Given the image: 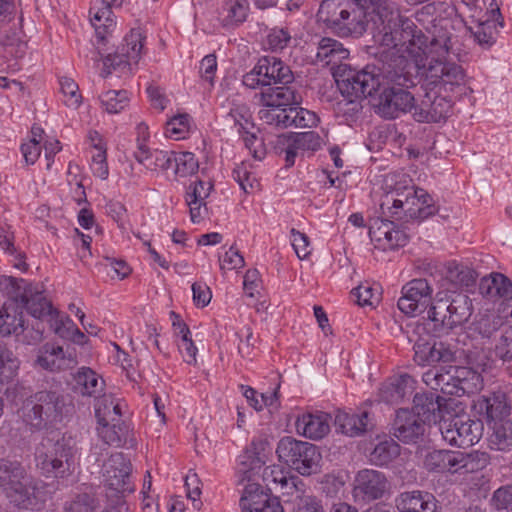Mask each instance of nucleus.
<instances>
[{
	"mask_svg": "<svg viewBox=\"0 0 512 512\" xmlns=\"http://www.w3.org/2000/svg\"><path fill=\"white\" fill-rule=\"evenodd\" d=\"M404 62L400 58L395 66L383 64L382 68H377L367 65L359 71H344L337 80L339 89L351 103L355 99L373 97L376 114L384 119L398 118L411 112L415 101L408 91L415 86V77L410 70H405Z\"/></svg>",
	"mask_w": 512,
	"mask_h": 512,
	"instance_id": "obj_1",
	"label": "nucleus"
},
{
	"mask_svg": "<svg viewBox=\"0 0 512 512\" xmlns=\"http://www.w3.org/2000/svg\"><path fill=\"white\" fill-rule=\"evenodd\" d=\"M0 490L18 510L39 511L45 503L37 482L18 461L0 459Z\"/></svg>",
	"mask_w": 512,
	"mask_h": 512,
	"instance_id": "obj_2",
	"label": "nucleus"
},
{
	"mask_svg": "<svg viewBox=\"0 0 512 512\" xmlns=\"http://www.w3.org/2000/svg\"><path fill=\"white\" fill-rule=\"evenodd\" d=\"M72 410L63 393L44 389L27 397L21 407V417L31 430L41 431L60 423Z\"/></svg>",
	"mask_w": 512,
	"mask_h": 512,
	"instance_id": "obj_3",
	"label": "nucleus"
},
{
	"mask_svg": "<svg viewBox=\"0 0 512 512\" xmlns=\"http://www.w3.org/2000/svg\"><path fill=\"white\" fill-rule=\"evenodd\" d=\"M472 312V300L465 293L439 292L424 317L425 329L441 335L465 324Z\"/></svg>",
	"mask_w": 512,
	"mask_h": 512,
	"instance_id": "obj_4",
	"label": "nucleus"
},
{
	"mask_svg": "<svg viewBox=\"0 0 512 512\" xmlns=\"http://www.w3.org/2000/svg\"><path fill=\"white\" fill-rule=\"evenodd\" d=\"M430 201L431 197L424 189L399 186L382 196L380 210L385 217L399 219L404 213L411 219L423 220L435 212Z\"/></svg>",
	"mask_w": 512,
	"mask_h": 512,
	"instance_id": "obj_5",
	"label": "nucleus"
},
{
	"mask_svg": "<svg viewBox=\"0 0 512 512\" xmlns=\"http://www.w3.org/2000/svg\"><path fill=\"white\" fill-rule=\"evenodd\" d=\"M449 53H428L425 60L418 59L417 73L424 76L432 88H438L439 92H454L467 83V75L462 66L447 60Z\"/></svg>",
	"mask_w": 512,
	"mask_h": 512,
	"instance_id": "obj_6",
	"label": "nucleus"
},
{
	"mask_svg": "<svg viewBox=\"0 0 512 512\" xmlns=\"http://www.w3.org/2000/svg\"><path fill=\"white\" fill-rule=\"evenodd\" d=\"M276 453L281 462L303 476L315 474L320 469L322 457L312 443L286 436L278 442Z\"/></svg>",
	"mask_w": 512,
	"mask_h": 512,
	"instance_id": "obj_7",
	"label": "nucleus"
},
{
	"mask_svg": "<svg viewBox=\"0 0 512 512\" xmlns=\"http://www.w3.org/2000/svg\"><path fill=\"white\" fill-rule=\"evenodd\" d=\"M424 465L428 471L472 473L482 470L488 465V455L485 452L434 450L427 454Z\"/></svg>",
	"mask_w": 512,
	"mask_h": 512,
	"instance_id": "obj_8",
	"label": "nucleus"
},
{
	"mask_svg": "<svg viewBox=\"0 0 512 512\" xmlns=\"http://www.w3.org/2000/svg\"><path fill=\"white\" fill-rule=\"evenodd\" d=\"M143 36L139 30H132L124 38V43L114 53H107L101 56H92L94 63L103 61V69L100 75L103 78L108 77L112 72H117L119 76L131 73L132 63L137 64L143 48Z\"/></svg>",
	"mask_w": 512,
	"mask_h": 512,
	"instance_id": "obj_9",
	"label": "nucleus"
},
{
	"mask_svg": "<svg viewBox=\"0 0 512 512\" xmlns=\"http://www.w3.org/2000/svg\"><path fill=\"white\" fill-rule=\"evenodd\" d=\"M73 456L71 439L62 437L55 442L48 439L37 449L36 465L47 477H63L71 470Z\"/></svg>",
	"mask_w": 512,
	"mask_h": 512,
	"instance_id": "obj_10",
	"label": "nucleus"
},
{
	"mask_svg": "<svg viewBox=\"0 0 512 512\" xmlns=\"http://www.w3.org/2000/svg\"><path fill=\"white\" fill-rule=\"evenodd\" d=\"M321 144V137L314 131L286 133L276 137L273 141V149L276 154L284 155L286 167H291L299 151H316Z\"/></svg>",
	"mask_w": 512,
	"mask_h": 512,
	"instance_id": "obj_11",
	"label": "nucleus"
},
{
	"mask_svg": "<svg viewBox=\"0 0 512 512\" xmlns=\"http://www.w3.org/2000/svg\"><path fill=\"white\" fill-rule=\"evenodd\" d=\"M440 432L443 439L452 446L469 447L479 441L483 431L480 420L455 417L440 423Z\"/></svg>",
	"mask_w": 512,
	"mask_h": 512,
	"instance_id": "obj_12",
	"label": "nucleus"
},
{
	"mask_svg": "<svg viewBox=\"0 0 512 512\" xmlns=\"http://www.w3.org/2000/svg\"><path fill=\"white\" fill-rule=\"evenodd\" d=\"M432 288L426 279H414L402 288V296L398 300V308L406 315L416 316L424 312L432 304Z\"/></svg>",
	"mask_w": 512,
	"mask_h": 512,
	"instance_id": "obj_13",
	"label": "nucleus"
},
{
	"mask_svg": "<svg viewBox=\"0 0 512 512\" xmlns=\"http://www.w3.org/2000/svg\"><path fill=\"white\" fill-rule=\"evenodd\" d=\"M132 465L123 453L112 454L103 465V478L107 487L116 493H132L130 482Z\"/></svg>",
	"mask_w": 512,
	"mask_h": 512,
	"instance_id": "obj_14",
	"label": "nucleus"
},
{
	"mask_svg": "<svg viewBox=\"0 0 512 512\" xmlns=\"http://www.w3.org/2000/svg\"><path fill=\"white\" fill-rule=\"evenodd\" d=\"M414 361L421 366L436 363H450L455 360V352L444 342L418 338L414 346Z\"/></svg>",
	"mask_w": 512,
	"mask_h": 512,
	"instance_id": "obj_15",
	"label": "nucleus"
},
{
	"mask_svg": "<svg viewBox=\"0 0 512 512\" xmlns=\"http://www.w3.org/2000/svg\"><path fill=\"white\" fill-rule=\"evenodd\" d=\"M300 87L299 83L267 86L256 96L264 107H293L302 101Z\"/></svg>",
	"mask_w": 512,
	"mask_h": 512,
	"instance_id": "obj_16",
	"label": "nucleus"
},
{
	"mask_svg": "<svg viewBox=\"0 0 512 512\" xmlns=\"http://www.w3.org/2000/svg\"><path fill=\"white\" fill-rule=\"evenodd\" d=\"M388 486L389 483L384 473L373 469H363L356 475L354 492L363 500H376L384 496Z\"/></svg>",
	"mask_w": 512,
	"mask_h": 512,
	"instance_id": "obj_17",
	"label": "nucleus"
},
{
	"mask_svg": "<svg viewBox=\"0 0 512 512\" xmlns=\"http://www.w3.org/2000/svg\"><path fill=\"white\" fill-rule=\"evenodd\" d=\"M426 422L407 409L397 411L393 435L404 443H417L425 433Z\"/></svg>",
	"mask_w": 512,
	"mask_h": 512,
	"instance_id": "obj_18",
	"label": "nucleus"
},
{
	"mask_svg": "<svg viewBox=\"0 0 512 512\" xmlns=\"http://www.w3.org/2000/svg\"><path fill=\"white\" fill-rule=\"evenodd\" d=\"M369 8H372L373 13L376 14V5L372 1L355 0L348 17H345L344 22L337 27L335 32L343 37L363 35L369 23L366 13V9Z\"/></svg>",
	"mask_w": 512,
	"mask_h": 512,
	"instance_id": "obj_19",
	"label": "nucleus"
},
{
	"mask_svg": "<svg viewBox=\"0 0 512 512\" xmlns=\"http://www.w3.org/2000/svg\"><path fill=\"white\" fill-rule=\"evenodd\" d=\"M480 293L492 300L502 299L498 308L512 309V281L502 273H491L483 277L479 285Z\"/></svg>",
	"mask_w": 512,
	"mask_h": 512,
	"instance_id": "obj_20",
	"label": "nucleus"
},
{
	"mask_svg": "<svg viewBox=\"0 0 512 512\" xmlns=\"http://www.w3.org/2000/svg\"><path fill=\"white\" fill-rule=\"evenodd\" d=\"M394 503L399 512H438L436 498L426 491L402 492L396 496Z\"/></svg>",
	"mask_w": 512,
	"mask_h": 512,
	"instance_id": "obj_21",
	"label": "nucleus"
},
{
	"mask_svg": "<svg viewBox=\"0 0 512 512\" xmlns=\"http://www.w3.org/2000/svg\"><path fill=\"white\" fill-rule=\"evenodd\" d=\"M37 363L46 370L56 372L73 368L77 359L74 353L65 352L61 346L46 344L37 358Z\"/></svg>",
	"mask_w": 512,
	"mask_h": 512,
	"instance_id": "obj_22",
	"label": "nucleus"
},
{
	"mask_svg": "<svg viewBox=\"0 0 512 512\" xmlns=\"http://www.w3.org/2000/svg\"><path fill=\"white\" fill-rule=\"evenodd\" d=\"M296 430L306 438L319 440L330 431L328 414L326 413H304L298 416L295 422Z\"/></svg>",
	"mask_w": 512,
	"mask_h": 512,
	"instance_id": "obj_23",
	"label": "nucleus"
},
{
	"mask_svg": "<svg viewBox=\"0 0 512 512\" xmlns=\"http://www.w3.org/2000/svg\"><path fill=\"white\" fill-rule=\"evenodd\" d=\"M354 2L355 0H323L317 16L328 28L335 31L344 22L345 17H348Z\"/></svg>",
	"mask_w": 512,
	"mask_h": 512,
	"instance_id": "obj_24",
	"label": "nucleus"
},
{
	"mask_svg": "<svg viewBox=\"0 0 512 512\" xmlns=\"http://www.w3.org/2000/svg\"><path fill=\"white\" fill-rule=\"evenodd\" d=\"M267 86L298 83L291 68L281 59L265 56L261 58Z\"/></svg>",
	"mask_w": 512,
	"mask_h": 512,
	"instance_id": "obj_25",
	"label": "nucleus"
},
{
	"mask_svg": "<svg viewBox=\"0 0 512 512\" xmlns=\"http://www.w3.org/2000/svg\"><path fill=\"white\" fill-rule=\"evenodd\" d=\"M444 398L435 393L416 394L413 399V412L426 423H436L441 418Z\"/></svg>",
	"mask_w": 512,
	"mask_h": 512,
	"instance_id": "obj_26",
	"label": "nucleus"
},
{
	"mask_svg": "<svg viewBox=\"0 0 512 512\" xmlns=\"http://www.w3.org/2000/svg\"><path fill=\"white\" fill-rule=\"evenodd\" d=\"M135 159L150 171H167L172 167V152L153 150L141 143L134 152Z\"/></svg>",
	"mask_w": 512,
	"mask_h": 512,
	"instance_id": "obj_27",
	"label": "nucleus"
},
{
	"mask_svg": "<svg viewBox=\"0 0 512 512\" xmlns=\"http://www.w3.org/2000/svg\"><path fill=\"white\" fill-rule=\"evenodd\" d=\"M335 426L337 431L350 437L360 436L372 428L369 414L365 411L361 414L339 412L335 417Z\"/></svg>",
	"mask_w": 512,
	"mask_h": 512,
	"instance_id": "obj_28",
	"label": "nucleus"
},
{
	"mask_svg": "<svg viewBox=\"0 0 512 512\" xmlns=\"http://www.w3.org/2000/svg\"><path fill=\"white\" fill-rule=\"evenodd\" d=\"M509 307L498 308L497 313L482 316L476 325V330L484 338H498L499 334L505 329L512 316L509 313Z\"/></svg>",
	"mask_w": 512,
	"mask_h": 512,
	"instance_id": "obj_29",
	"label": "nucleus"
},
{
	"mask_svg": "<svg viewBox=\"0 0 512 512\" xmlns=\"http://www.w3.org/2000/svg\"><path fill=\"white\" fill-rule=\"evenodd\" d=\"M73 390L82 396L96 397L104 389V380L91 368L81 367L73 375Z\"/></svg>",
	"mask_w": 512,
	"mask_h": 512,
	"instance_id": "obj_30",
	"label": "nucleus"
},
{
	"mask_svg": "<svg viewBox=\"0 0 512 512\" xmlns=\"http://www.w3.org/2000/svg\"><path fill=\"white\" fill-rule=\"evenodd\" d=\"M495 16L501 18L500 9L496 7L491 9L490 16L485 20L472 19L471 24L467 27L474 40L483 47H490L494 43L493 30L495 29Z\"/></svg>",
	"mask_w": 512,
	"mask_h": 512,
	"instance_id": "obj_31",
	"label": "nucleus"
},
{
	"mask_svg": "<svg viewBox=\"0 0 512 512\" xmlns=\"http://www.w3.org/2000/svg\"><path fill=\"white\" fill-rule=\"evenodd\" d=\"M23 301L25 302V307L28 313L34 318H48L50 325L51 323H54L55 319H59L58 312L53 309L51 303L43 296L42 293L36 292L29 296L26 291L23 296Z\"/></svg>",
	"mask_w": 512,
	"mask_h": 512,
	"instance_id": "obj_32",
	"label": "nucleus"
},
{
	"mask_svg": "<svg viewBox=\"0 0 512 512\" xmlns=\"http://www.w3.org/2000/svg\"><path fill=\"white\" fill-rule=\"evenodd\" d=\"M349 51L342 43L332 38H322L318 42L316 58L325 64L337 63L348 58Z\"/></svg>",
	"mask_w": 512,
	"mask_h": 512,
	"instance_id": "obj_33",
	"label": "nucleus"
},
{
	"mask_svg": "<svg viewBox=\"0 0 512 512\" xmlns=\"http://www.w3.org/2000/svg\"><path fill=\"white\" fill-rule=\"evenodd\" d=\"M489 436V446L497 451L512 450V421H496Z\"/></svg>",
	"mask_w": 512,
	"mask_h": 512,
	"instance_id": "obj_34",
	"label": "nucleus"
},
{
	"mask_svg": "<svg viewBox=\"0 0 512 512\" xmlns=\"http://www.w3.org/2000/svg\"><path fill=\"white\" fill-rule=\"evenodd\" d=\"M454 377L457 382V396H461L466 393H474L481 388V376L471 368L454 366Z\"/></svg>",
	"mask_w": 512,
	"mask_h": 512,
	"instance_id": "obj_35",
	"label": "nucleus"
},
{
	"mask_svg": "<svg viewBox=\"0 0 512 512\" xmlns=\"http://www.w3.org/2000/svg\"><path fill=\"white\" fill-rule=\"evenodd\" d=\"M400 454V446L391 438L378 442L370 453V461L376 466H386Z\"/></svg>",
	"mask_w": 512,
	"mask_h": 512,
	"instance_id": "obj_36",
	"label": "nucleus"
},
{
	"mask_svg": "<svg viewBox=\"0 0 512 512\" xmlns=\"http://www.w3.org/2000/svg\"><path fill=\"white\" fill-rule=\"evenodd\" d=\"M249 3L247 0H228L222 7V20L225 26L243 23L248 15Z\"/></svg>",
	"mask_w": 512,
	"mask_h": 512,
	"instance_id": "obj_37",
	"label": "nucleus"
},
{
	"mask_svg": "<svg viewBox=\"0 0 512 512\" xmlns=\"http://www.w3.org/2000/svg\"><path fill=\"white\" fill-rule=\"evenodd\" d=\"M99 436L109 445L120 446L126 441L128 427L124 422L99 423L97 428Z\"/></svg>",
	"mask_w": 512,
	"mask_h": 512,
	"instance_id": "obj_38",
	"label": "nucleus"
},
{
	"mask_svg": "<svg viewBox=\"0 0 512 512\" xmlns=\"http://www.w3.org/2000/svg\"><path fill=\"white\" fill-rule=\"evenodd\" d=\"M268 490H265L258 483H248L240 499L243 512H249L254 506L263 504L265 498L270 497Z\"/></svg>",
	"mask_w": 512,
	"mask_h": 512,
	"instance_id": "obj_39",
	"label": "nucleus"
},
{
	"mask_svg": "<svg viewBox=\"0 0 512 512\" xmlns=\"http://www.w3.org/2000/svg\"><path fill=\"white\" fill-rule=\"evenodd\" d=\"M486 417L493 424L496 421H505L509 415L510 406L506 402L505 394L498 393L486 399Z\"/></svg>",
	"mask_w": 512,
	"mask_h": 512,
	"instance_id": "obj_40",
	"label": "nucleus"
},
{
	"mask_svg": "<svg viewBox=\"0 0 512 512\" xmlns=\"http://www.w3.org/2000/svg\"><path fill=\"white\" fill-rule=\"evenodd\" d=\"M477 273L474 269L458 263H450L447 278L462 287H471L476 283Z\"/></svg>",
	"mask_w": 512,
	"mask_h": 512,
	"instance_id": "obj_41",
	"label": "nucleus"
},
{
	"mask_svg": "<svg viewBox=\"0 0 512 512\" xmlns=\"http://www.w3.org/2000/svg\"><path fill=\"white\" fill-rule=\"evenodd\" d=\"M173 166L176 175L186 177L197 172L199 162L191 152H172V167Z\"/></svg>",
	"mask_w": 512,
	"mask_h": 512,
	"instance_id": "obj_42",
	"label": "nucleus"
},
{
	"mask_svg": "<svg viewBox=\"0 0 512 512\" xmlns=\"http://www.w3.org/2000/svg\"><path fill=\"white\" fill-rule=\"evenodd\" d=\"M104 109L111 114H117L125 109L129 103L126 90H109L100 96Z\"/></svg>",
	"mask_w": 512,
	"mask_h": 512,
	"instance_id": "obj_43",
	"label": "nucleus"
},
{
	"mask_svg": "<svg viewBox=\"0 0 512 512\" xmlns=\"http://www.w3.org/2000/svg\"><path fill=\"white\" fill-rule=\"evenodd\" d=\"M430 100L432 122H440L446 119L452 110V99L448 96H441L434 88H430Z\"/></svg>",
	"mask_w": 512,
	"mask_h": 512,
	"instance_id": "obj_44",
	"label": "nucleus"
},
{
	"mask_svg": "<svg viewBox=\"0 0 512 512\" xmlns=\"http://www.w3.org/2000/svg\"><path fill=\"white\" fill-rule=\"evenodd\" d=\"M51 329L60 337L70 339L77 344H83L86 339L84 333L68 317L55 319L54 323H51Z\"/></svg>",
	"mask_w": 512,
	"mask_h": 512,
	"instance_id": "obj_45",
	"label": "nucleus"
},
{
	"mask_svg": "<svg viewBox=\"0 0 512 512\" xmlns=\"http://www.w3.org/2000/svg\"><path fill=\"white\" fill-rule=\"evenodd\" d=\"M289 111L290 107H264L259 111V117L267 125L274 126L276 128H288L290 117Z\"/></svg>",
	"mask_w": 512,
	"mask_h": 512,
	"instance_id": "obj_46",
	"label": "nucleus"
},
{
	"mask_svg": "<svg viewBox=\"0 0 512 512\" xmlns=\"http://www.w3.org/2000/svg\"><path fill=\"white\" fill-rule=\"evenodd\" d=\"M24 320L21 313L16 310L13 313L0 311V335L9 336L12 334L19 335L23 332Z\"/></svg>",
	"mask_w": 512,
	"mask_h": 512,
	"instance_id": "obj_47",
	"label": "nucleus"
},
{
	"mask_svg": "<svg viewBox=\"0 0 512 512\" xmlns=\"http://www.w3.org/2000/svg\"><path fill=\"white\" fill-rule=\"evenodd\" d=\"M19 361L14 354L4 347H0V382L12 380L18 371Z\"/></svg>",
	"mask_w": 512,
	"mask_h": 512,
	"instance_id": "obj_48",
	"label": "nucleus"
},
{
	"mask_svg": "<svg viewBox=\"0 0 512 512\" xmlns=\"http://www.w3.org/2000/svg\"><path fill=\"white\" fill-rule=\"evenodd\" d=\"M190 130V117L188 114H180L172 117L166 123L165 134L175 140L184 139Z\"/></svg>",
	"mask_w": 512,
	"mask_h": 512,
	"instance_id": "obj_49",
	"label": "nucleus"
},
{
	"mask_svg": "<svg viewBox=\"0 0 512 512\" xmlns=\"http://www.w3.org/2000/svg\"><path fill=\"white\" fill-rule=\"evenodd\" d=\"M289 115V127H313L318 122V117L314 112L298 107V105L290 107Z\"/></svg>",
	"mask_w": 512,
	"mask_h": 512,
	"instance_id": "obj_50",
	"label": "nucleus"
},
{
	"mask_svg": "<svg viewBox=\"0 0 512 512\" xmlns=\"http://www.w3.org/2000/svg\"><path fill=\"white\" fill-rule=\"evenodd\" d=\"M117 408V401L111 397L104 395L103 397L97 399L95 404V415L99 423H107V422H114L118 421L119 419H116L112 416V409Z\"/></svg>",
	"mask_w": 512,
	"mask_h": 512,
	"instance_id": "obj_51",
	"label": "nucleus"
},
{
	"mask_svg": "<svg viewBox=\"0 0 512 512\" xmlns=\"http://www.w3.org/2000/svg\"><path fill=\"white\" fill-rule=\"evenodd\" d=\"M60 87L65 105L77 108L81 103V95L77 83L71 78L64 77L60 80Z\"/></svg>",
	"mask_w": 512,
	"mask_h": 512,
	"instance_id": "obj_52",
	"label": "nucleus"
},
{
	"mask_svg": "<svg viewBox=\"0 0 512 512\" xmlns=\"http://www.w3.org/2000/svg\"><path fill=\"white\" fill-rule=\"evenodd\" d=\"M291 42V34L286 28H273L267 35V45L272 51L280 52Z\"/></svg>",
	"mask_w": 512,
	"mask_h": 512,
	"instance_id": "obj_53",
	"label": "nucleus"
},
{
	"mask_svg": "<svg viewBox=\"0 0 512 512\" xmlns=\"http://www.w3.org/2000/svg\"><path fill=\"white\" fill-rule=\"evenodd\" d=\"M491 501L496 510H512V485H505L494 491Z\"/></svg>",
	"mask_w": 512,
	"mask_h": 512,
	"instance_id": "obj_54",
	"label": "nucleus"
},
{
	"mask_svg": "<svg viewBox=\"0 0 512 512\" xmlns=\"http://www.w3.org/2000/svg\"><path fill=\"white\" fill-rule=\"evenodd\" d=\"M351 293L360 306H373L379 302V294L369 285H359Z\"/></svg>",
	"mask_w": 512,
	"mask_h": 512,
	"instance_id": "obj_55",
	"label": "nucleus"
},
{
	"mask_svg": "<svg viewBox=\"0 0 512 512\" xmlns=\"http://www.w3.org/2000/svg\"><path fill=\"white\" fill-rule=\"evenodd\" d=\"M264 77V69L262 66L261 59H259L258 63L254 66V68L243 76V84L251 89H257L259 87L265 89L267 88V85L263 81Z\"/></svg>",
	"mask_w": 512,
	"mask_h": 512,
	"instance_id": "obj_56",
	"label": "nucleus"
},
{
	"mask_svg": "<svg viewBox=\"0 0 512 512\" xmlns=\"http://www.w3.org/2000/svg\"><path fill=\"white\" fill-rule=\"evenodd\" d=\"M293 512H325L319 500L311 495H297Z\"/></svg>",
	"mask_w": 512,
	"mask_h": 512,
	"instance_id": "obj_57",
	"label": "nucleus"
},
{
	"mask_svg": "<svg viewBox=\"0 0 512 512\" xmlns=\"http://www.w3.org/2000/svg\"><path fill=\"white\" fill-rule=\"evenodd\" d=\"M212 188L213 186L210 182L197 180L188 186L186 199L204 202L205 199L209 196Z\"/></svg>",
	"mask_w": 512,
	"mask_h": 512,
	"instance_id": "obj_58",
	"label": "nucleus"
},
{
	"mask_svg": "<svg viewBox=\"0 0 512 512\" xmlns=\"http://www.w3.org/2000/svg\"><path fill=\"white\" fill-rule=\"evenodd\" d=\"M92 170L93 174L102 180L108 178L109 168L107 164L106 148L97 149L92 155Z\"/></svg>",
	"mask_w": 512,
	"mask_h": 512,
	"instance_id": "obj_59",
	"label": "nucleus"
},
{
	"mask_svg": "<svg viewBox=\"0 0 512 512\" xmlns=\"http://www.w3.org/2000/svg\"><path fill=\"white\" fill-rule=\"evenodd\" d=\"M391 379L397 389L396 394H394L396 399H401L402 401L407 395L412 394L415 381L410 375L402 374Z\"/></svg>",
	"mask_w": 512,
	"mask_h": 512,
	"instance_id": "obj_60",
	"label": "nucleus"
},
{
	"mask_svg": "<svg viewBox=\"0 0 512 512\" xmlns=\"http://www.w3.org/2000/svg\"><path fill=\"white\" fill-rule=\"evenodd\" d=\"M430 104H431L430 90L428 92H426V94H425L424 98L421 100L420 104L415 105L413 103V108H412L411 113H412L413 118L417 122H420V123L432 122V120H431L432 117L430 114V111H431Z\"/></svg>",
	"mask_w": 512,
	"mask_h": 512,
	"instance_id": "obj_61",
	"label": "nucleus"
},
{
	"mask_svg": "<svg viewBox=\"0 0 512 512\" xmlns=\"http://www.w3.org/2000/svg\"><path fill=\"white\" fill-rule=\"evenodd\" d=\"M217 71V58L214 54L206 55L200 62L199 74L200 77L213 85V80Z\"/></svg>",
	"mask_w": 512,
	"mask_h": 512,
	"instance_id": "obj_62",
	"label": "nucleus"
},
{
	"mask_svg": "<svg viewBox=\"0 0 512 512\" xmlns=\"http://www.w3.org/2000/svg\"><path fill=\"white\" fill-rule=\"evenodd\" d=\"M292 236V246L295 250V253L300 259H305L310 255L309 248V238L306 234L296 230L295 228L291 229Z\"/></svg>",
	"mask_w": 512,
	"mask_h": 512,
	"instance_id": "obj_63",
	"label": "nucleus"
},
{
	"mask_svg": "<svg viewBox=\"0 0 512 512\" xmlns=\"http://www.w3.org/2000/svg\"><path fill=\"white\" fill-rule=\"evenodd\" d=\"M456 378L454 377V366H449L448 369H441L440 377V391L448 395L458 394L456 386Z\"/></svg>",
	"mask_w": 512,
	"mask_h": 512,
	"instance_id": "obj_64",
	"label": "nucleus"
}]
</instances>
